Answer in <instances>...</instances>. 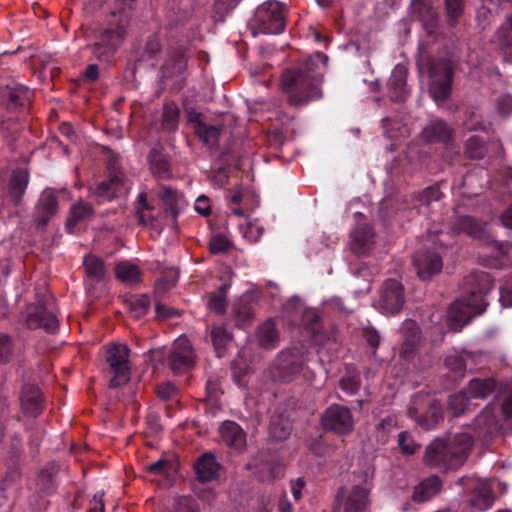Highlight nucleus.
Segmentation results:
<instances>
[{
	"instance_id": "obj_1",
	"label": "nucleus",
	"mask_w": 512,
	"mask_h": 512,
	"mask_svg": "<svg viewBox=\"0 0 512 512\" xmlns=\"http://www.w3.org/2000/svg\"><path fill=\"white\" fill-rule=\"evenodd\" d=\"M327 62L328 56L317 52L299 65L283 71L281 87L290 106H304L322 97L320 85Z\"/></svg>"
},
{
	"instance_id": "obj_2",
	"label": "nucleus",
	"mask_w": 512,
	"mask_h": 512,
	"mask_svg": "<svg viewBox=\"0 0 512 512\" xmlns=\"http://www.w3.org/2000/svg\"><path fill=\"white\" fill-rule=\"evenodd\" d=\"M494 281L489 273L476 271L463 279L462 296L452 307L447 319L448 328L453 332L460 331L472 316L482 314L488 306L487 295L492 291Z\"/></svg>"
},
{
	"instance_id": "obj_3",
	"label": "nucleus",
	"mask_w": 512,
	"mask_h": 512,
	"mask_svg": "<svg viewBox=\"0 0 512 512\" xmlns=\"http://www.w3.org/2000/svg\"><path fill=\"white\" fill-rule=\"evenodd\" d=\"M409 416L424 430H433L443 420L440 402L429 392L415 394L408 409Z\"/></svg>"
},
{
	"instance_id": "obj_4",
	"label": "nucleus",
	"mask_w": 512,
	"mask_h": 512,
	"mask_svg": "<svg viewBox=\"0 0 512 512\" xmlns=\"http://www.w3.org/2000/svg\"><path fill=\"white\" fill-rule=\"evenodd\" d=\"M429 93L437 105L451 95L454 80V67L447 58H431L428 61Z\"/></svg>"
},
{
	"instance_id": "obj_5",
	"label": "nucleus",
	"mask_w": 512,
	"mask_h": 512,
	"mask_svg": "<svg viewBox=\"0 0 512 512\" xmlns=\"http://www.w3.org/2000/svg\"><path fill=\"white\" fill-rule=\"evenodd\" d=\"M126 36L123 24H110L100 30L90 46L92 55L100 62L111 64Z\"/></svg>"
},
{
	"instance_id": "obj_6",
	"label": "nucleus",
	"mask_w": 512,
	"mask_h": 512,
	"mask_svg": "<svg viewBox=\"0 0 512 512\" xmlns=\"http://www.w3.org/2000/svg\"><path fill=\"white\" fill-rule=\"evenodd\" d=\"M130 349L125 344L111 343L105 348V361L109 367V373L113 375L109 387L118 388L130 380L131 364L129 360Z\"/></svg>"
},
{
	"instance_id": "obj_7",
	"label": "nucleus",
	"mask_w": 512,
	"mask_h": 512,
	"mask_svg": "<svg viewBox=\"0 0 512 512\" xmlns=\"http://www.w3.org/2000/svg\"><path fill=\"white\" fill-rule=\"evenodd\" d=\"M308 361V353L303 345L283 350L275 361L273 376L281 382H290L301 373L303 365Z\"/></svg>"
},
{
	"instance_id": "obj_8",
	"label": "nucleus",
	"mask_w": 512,
	"mask_h": 512,
	"mask_svg": "<svg viewBox=\"0 0 512 512\" xmlns=\"http://www.w3.org/2000/svg\"><path fill=\"white\" fill-rule=\"evenodd\" d=\"M254 27L262 34H279L285 29L284 5L269 0L260 5L254 14Z\"/></svg>"
},
{
	"instance_id": "obj_9",
	"label": "nucleus",
	"mask_w": 512,
	"mask_h": 512,
	"mask_svg": "<svg viewBox=\"0 0 512 512\" xmlns=\"http://www.w3.org/2000/svg\"><path fill=\"white\" fill-rule=\"evenodd\" d=\"M321 425L325 431L338 436H347L353 431L355 421L347 406L331 404L321 415Z\"/></svg>"
},
{
	"instance_id": "obj_10",
	"label": "nucleus",
	"mask_w": 512,
	"mask_h": 512,
	"mask_svg": "<svg viewBox=\"0 0 512 512\" xmlns=\"http://www.w3.org/2000/svg\"><path fill=\"white\" fill-rule=\"evenodd\" d=\"M302 328L305 337L317 346H324L326 343L336 341L337 332L333 327L324 326L318 311L308 309L302 316Z\"/></svg>"
},
{
	"instance_id": "obj_11",
	"label": "nucleus",
	"mask_w": 512,
	"mask_h": 512,
	"mask_svg": "<svg viewBox=\"0 0 512 512\" xmlns=\"http://www.w3.org/2000/svg\"><path fill=\"white\" fill-rule=\"evenodd\" d=\"M166 361L175 375L191 370L195 365V353L190 341L186 337L176 339Z\"/></svg>"
},
{
	"instance_id": "obj_12",
	"label": "nucleus",
	"mask_w": 512,
	"mask_h": 512,
	"mask_svg": "<svg viewBox=\"0 0 512 512\" xmlns=\"http://www.w3.org/2000/svg\"><path fill=\"white\" fill-rule=\"evenodd\" d=\"M25 325L30 330L43 329L47 333H54L59 323L50 305L39 301L27 307Z\"/></svg>"
},
{
	"instance_id": "obj_13",
	"label": "nucleus",
	"mask_w": 512,
	"mask_h": 512,
	"mask_svg": "<svg viewBox=\"0 0 512 512\" xmlns=\"http://www.w3.org/2000/svg\"><path fill=\"white\" fill-rule=\"evenodd\" d=\"M404 302L403 285L395 279L386 280L380 291L379 306L382 311L387 314H397L401 311Z\"/></svg>"
},
{
	"instance_id": "obj_14",
	"label": "nucleus",
	"mask_w": 512,
	"mask_h": 512,
	"mask_svg": "<svg viewBox=\"0 0 512 512\" xmlns=\"http://www.w3.org/2000/svg\"><path fill=\"white\" fill-rule=\"evenodd\" d=\"M124 173L114 164L109 165L108 177L99 182L93 190L98 202L111 201L116 198L124 188Z\"/></svg>"
},
{
	"instance_id": "obj_15",
	"label": "nucleus",
	"mask_w": 512,
	"mask_h": 512,
	"mask_svg": "<svg viewBox=\"0 0 512 512\" xmlns=\"http://www.w3.org/2000/svg\"><path fill=\"white\" fill-rule=\"evenodd\" d=\"M413 264L418 277L422 281H428L439 274L443 268L442 256L434 250H422L413 256Z\"/></svg>"
},
{
	"instance_id": "obj_16",
	"label": "nucleus",
	"mask_w": 512,
	"mask_h": 512,
	"mask_svg": "<svg viewBox=\"0 0 512 512\" xmlns=\"http://www.w3.org/2000/svg\"><path fill=\"white\" fill-rule=\"evenodd\" d=\"M485 357L482 351H470L462 349L454 350L445 358V366L457 374L463 375L464 371L469 368L473 369L482 364Z\"/></svg>"
},
{
	"instance_id": "obj_17",
	"label": "nucleus",
	"mask_w": 512,
	"mask_h": 512,
	"mask_svg": "<svg viewBox=\"0 0 512 512\" xmlns=\"http://www.w3.org/2000/svg\"><path fill=\"white\" fill-rule=\"evenodd\" d=\"M33 92L19 84L6 86L1 92V100L10 111H25L32 100Z\"/></svg>"
},
{
	"instance_id": "obj_18",
	"label": "nucleus",
	"mask_w": 512,
	"mask_h": 512,
	"mask_svg": "<svg viewBox=\"0 0 512 512\" xmlns=\"http://www.w3.org/2000/svg\"><path fill=\"white\" fill-rule=\"evenodd\" d=\"M451 230L455 234H466L467 236L483 242L489 239V232L486 223L472 216H458L452 222Z\"/></svg>"
},
{
	"instance_id": "obj_19",
	"label": "nucleus",
	"mask_w": 512,
	"mask_h": 512,
	"mask_svg": "<svg viewBox=\"0 0 512 512\" xmlns=\"http://www.w3.org/2000/svg\"><path fill=\"white\" fill-rule=\"evenodd\" d=\"M21 408L24 414L37 417L44 410V397L40 388L33 383H25L20 393Z\"/></svg>"
},
{
	"instance_id": "obj_20",
	"label": "nucleus",
	"mask_w": 512,
	"mask_h": 512,
	"mask_svg": "<svg viewBox=\"0 0 512 512\" xmlns=\"http://www.w3.org/2000/svg\"><path fill=\"white\" fill-rule=\"evenodd\" d=\"M421 137L427 143H440L447 146L453 142L454 131L446 121L435 118L423 128Z\"/></svg>"
},
{
	"instance_id": "obj_21",
	"label": "nucleus",
	"mask_w": 512,
	"mask_h": 512,
	"mask_svg": "<svg viewBox=\"0 0 512 512\" xmlns=\"http://www.w3.org/2000/svg\"><path fill=\"white\" fill-rule=\"evenodd\" d=\"M221 441L229 449L242 453L246 448V433L243 428L231 420L224 421L219 427Z\"/></svg>"
},
{
	"instance_id": "obj_22",
	"label": "nucleus",
	"mask_w": 512,
	"mask_h": 512,
	"mask_svg": "<svg viewBox=\"0 0 512 512\" xmlns=\"http://www.w3.org/2000/svg\"><path fill=\"white\" fill-rule=\"evenodd\" d=\"M402 344L400 356L406 360L413 357L421 340V332L418 324L411 319H407L401 326Z\"/></svg>"
},
{
	"instance_id": "obj_23",
	"label": "nucleus",
	"mask_w": 512,
	"mask_h": 512,
	"mask_svg": "<svg viewBox=\"0 0 512 512\" xmlns=\"http://www.w3.org/2000/svg\"><path fill=\"white\" fill-rule=\"evenodd\" d=\"M407 69L403 65H396L392 70L391 76L387 82V94L394 102H404L408 95L407 87Z\"/></svg>"
},
{
	"instance_id": "obj_24",
	"label": "nucleus",
	"mask_w": 512,
	"mask_h": 512,
	"mask_svg": "<svg viewBox=\"0 0 512 512\" xmlns=\"http://www.w3.org/2000/svg\"><path fill=\"white\" fill-rule=\"evenodd\" d=\"M57 211L58 200L53 190H44L35 208V221L38 227H46L50 219L57 213Z\"/></svg>"
},
{
	"instance_id": "obj_25",
	"label": "nucleus",
	"mask_w": 512,
	"mask_h": 512,
	"mask_svg": "<svg viewBox=\"0 0 512 512\" xmlns=\"http://www.w3.org/2000/svg\"><path fill=\"white\" fill-rule=\"evenodd\" d=\"M149 169L152 175L159 180H168L172 177L170 157L162 147L152 148L147 156Z\"/></svg>"
},
{
	"instance_id": "obj_26",
	"label": "nucleus",
	"mask_w": 512,
	"mask_h": 512,
	"mask_svg": "<svg viewBox=\"0 0 512 512\" xmlns=\"http://www.w3.org/2000/svg\"><path fill=\"white\" fill-rule=\"evenodd\" d=\"M220 468L221 465L211 452L201 455L194 464L196 478L201 483L216 480L219 476Z\"/></svg>"
},
{
	"instance_id": "obj_27",
	"label": "nucleus",
	"mask_w": 512,
	"mask_h": 512,
	"mask_svg": "<svg viewBox=\"0 0 512 512\" xmlns=\"http://www.w3.org/2000/svg\"><path fill=\"white\" fill-rule=\"evenodd\" d=\"M469 395L473 399H484L491 394L500 396L505 392V387L494 378H474L467 387Z\"/></svg>"
},
{
	"instance_id": "obj_28",
	"label": "nucleus",
	"mask_w": 512,
	"mask_h": 512,
	"mask_svg": "<svg viewBox=\"0 0 512 512\" xmlns=\"http://www.w3.org/2000/svg\"><path fill=\"white\" fill-rule=\"evenodd\" d=\"M374 231L368 224L358 225L351 233V250L354 254L362 256L368 253L374 241Z\"/></svg>"
},
{
	"instance_id": "obj_29",
	"label": "nucleus",
	"mask_w": 512,
	"mask_h": 512,
	"mask_svg": "<svg viewBox=\"0 0 512 512\" xmlns=\"http://www.w3.org/2000/svg\"><path fill=\"white\" fill-rule=\"evenodd\" d=\"M187 69V58L182 49L174 50L161 68L162 78L171 79L180 77L183 80V75Z\"/></svg>"
},
{
	"instance_id": "obj_30",
	"label": "nucleus",
	"mask_w": 512,
	"mask_h": 512,
	"mask_svg": "<svg viewBox=\"0 0 512 512\" xmlns=\"http://www.w3.org/2000/svg\"><path fill=\"white\" fill-rule=\"evenodd\" d=\"M190 121L194 123V132L204 145L210 149L218 147L221 128L215 125H208L200 119V115L190 117Z\"/></svg>"
},
{
	"instance_id": "obj_31",
	"label": "nucleus",
	"mask_w": 512,
	"mask_h": 512,
	"mask_svg": "<svg viewBox=\"0 0 512 512\" xmlns=\"http://www.w3.org/2000/svg\"><path fill=\"white\" fill-rule=\"evenodd\" d=\"M29 183V174L22 168L15 169L8 183V198L16 206H18L25 194Z\"/></svg>"
},
{
	"instance_id": "obj_32",
	"label": "nucleus",
	"mask_w": 512,
	"mask_h": 512,
	"mask_svg": "<svg viewBox=\"0 0 512 512\" xmlns=\"http://www.w3.org/2000/svg\"><path fill=\"white\" fill-rule=\"evenodd\" d=\"M369 494L367 487L353 486L345 498L344 512H365L370 505Z\"/></svg>"
},
{
	"instance_id": "obj_33",
	"label": "nucleus",
	"mask_w": 512,
	"mask_h": 512,
	"mask_svg": "<svg viewBox=\"0 0 512 512\" xmlns=\"http://www.w3.org/2000/svg\"><path fill=\"white\" fill-rule=\"evenodd\" d=\"M442 488V481L437 475H432L422 480L415 488L412 499L423 503L432 499Z\"/></svg>"
},
{
	"instance_id": "obj_34",
	"label": "nucleus",
	"mask_w": 512,
	"mask_h": 512,
	"mask_svg": "<svg viewBox=\"0 0 512 512\" xmlns=\"http://www.w3.org/2000/svg\"><path fill=\"white\" fill-rule=\"evenodd\" d=\"M493 502L494 494L490 484L487 481H478L473 488L471 506L479 511H485L493 505Z\"/></svg>"
},
{
	"instance_id": "obj_35",
	"label": "nucleus",
	"mask_w": 512,
	"mask_h": 512,
	"mask_svg": "<svg viewBox=\"0 0 512 512\" xmlns=\"http://www.w3.org/2000/svg\"><path fill=\"white\" fill-rule=\"evenodd\" d=\"M247 466L249 469H255V473L262 481L274 479L278 469L276 462L265 453L258 454Z\"/></svg>"
},
{
	"instance_id": "obj_36",
	"label": "nucleus",
	"mask_w": 512,
	"mask_h": 512,
	"mask_svg": "<svg viewBox=\"0 0 512 512\" xmlns=\"http://www.w3.org/2000/svg\"><path fill=\"white\" fill-rule=\"evenodd\" d=\"M94 215V208L90 203L87 202H78L74 204L69 213V217L66 221V230L69 233H73L74 228L89 219H91Z\"/></svg>"
},
{
	"instance_id": "obj_37",
	"label": "nucleus",
	"mask_w": 512,
	"mask_h": 512,
	"mask_svg": "<svg viewBox=\"0 0 512 512\" xmlns=\"http://www.w3.org/2000/svg\"><path fill=\"white\" fill-rule=\"evenodd\" d=\"M135 209V217L139 225L147 227L153 226L156 221V217L154 216V206L147 200V194L145 192H141L134 205Z\"/></svg>"
},
{
	"instance_id": "obj_38",
	"label": "nucleus",
	"mask_w": 512,
	"mask_h": 512,
	"mask_svg": "<svg viewBox=\"0 0 512 512\" xmlns=\"http://www.w3.org/2000/svg\"><path fill=\"white\" fill-rule=\"evenodd\" d=\"M116 279L126 285H136L142 280V271L129 261H121L115 266Z\"/></svg>"
},
{
	"instance_id": "obj_39",
	"label": "nucleus",
	"mask_w": 512,
	"mask_h": 512,
	"mask_svg": "<svg viewBox=\"0 0 512 512\" xmlns=\"http://www.w3.org/2000/svg\"><path fill=\"white\" fill-rule=\"evenodd\" d=\"M257 339L259 345L265 349H273L278 345L279 332L274 321L267 320L259 326Z\"/></svg>"
},
{
	"instance_id": "obj_40",
	"label": "nucleus",
	"mask_w": 512,
	"mask_h": 512,
	"mask_svg": "<svg viewBox=\"0 0 512 512\" xmlns=\"http://www.w3.org/2000/svg\"><path fill=\"white\" fill-rule=\"evenodd\" d=\"M58 469L55 464H47L39 473L37 478L38 489L46 495L55 493L58 484L56 483V475Z\"/></svg>"
},
{
	"instance_id": "obj_41",
	"label": "nucleus",
	"mask_w": 512,
	"mask_h": 512,
	"mask_svg": "<svg viewBox=\"0 0 512 512\" xmlns=\"http://www.w3.org/2000/svg\"><path fill=\"white\" fill-rule=\"evenodd\" d=\"M83 266L86 275L94 282H101L105 279L106 267L103 259L95 255H87L84 257Z\"/></svg>"
},
{
	"instance_id": "obj_42",
	"label": "nucleus",
	"mask_w": 512,
	"mask_h": 512,
	"mask_svg": "<svg viewBox=\"0 0 512 512\" xmlns=\"http://www.w3.org/2000/svg\"><path fill=\"white\" fill-rule=\"evenodd\" d=\"M468 390H462L459 393L451 395L448 402V409L454 416H459L471 410L472 401Z\"/></svg>"
},
{
	"instance_id": "obj_43",
	"label": "nucleus",
	"mask_w": 512,
	"mask_h": 512,
	"mask_svg": "<svg viewBox=\"0 0 512 512\" xmlns=\"http://www.w3.org/2000/svg\"><path fill=\"white\" fill-rule=\"evenodd\" d=\"M230 283H222L215 292L210 293L208 308L216 314H224L227 307V292Z\"/></svg>"
},
{
	"instance_id": "obj_44",
	"label": "nucleus",
	"mask_w": 512,
	"mask_h": 512,
	"mask_svg": "<svg viewBox=\"0 0 512 512\" xmlns=\"http://www.w3.org/2000/svg\"><path fill=\"white\" fill-rule=\"evenodd\" d=\"M231 317L233 318L235 325L238 327H244L253 318V308L249 301L239 300L233 304Z\"/></svg>"
},
{
	"instance_id": "obj_45",
	"label": "nucleus",
	"mask_w": 512,
	"mask_h": 512,
	"mask_svg": "<svg viewBox=\"0 0 512 512\" xmlns=\"http://www.w3.org/2000/svg\"><path fill=\"white\" fill-rule=\"evenodd\" d=\"M160 198L163 201V204L165 206V213L172 217L173 220H176L179 213V195L176 190L172 189L171 187H163Z\"/></svg>"
},
{
	"instance_id": "obj_46",
	"label": "nucleus",
	"mask_w": 512,
	"mask_h": 512,
	"mask_svg": "<svg viewBox=\"0 0 512 512\" xmlns=\"http://www.w3.org/2000/svg\"><path fill=\"white\" fill-rule=\"evenodd\" d=\"M339 387L348 395H355L361 387L360 373L355 369L347 368L345 375L339 381Z\"/></svg>"
},
{
	"instance_id": "obj_47",
	"label": "nucleus",
	"mask_w": 512,
	"mask_h": 512,
	"mask_svg": "<svg viewBox=\"0 0 512 512\" xmlns=\"http://www.w3.org/2000/svg\"><path fill=\"white\" fill-rule=\"evenodd\" d=\"M465 154L470 159L480 160L486 155V146L482 137L471 136L465 143Z\"/></svg>"
},
{
	"instance_id": "obj_48",
	"label": "nucleus",
	"mask_w": 512,
	"mask_h": 512,
	"mask_svg": "<svg viewBox=\"0 0 512 512\" xmlns=\"http://www.w3.org/2000/svg\"><path fill=\"white\" fill-rule=\"evenodd\" d=\"M129 305L133 317L139 319L148 313L150 298L146 294L135 295L130 299Z\"/></svg>"
},
{
	"instance_id": "obj_49",
	"label": "nucleus",
	"mask_w": 512,
	"mask_h": 512,
	"mask_svg": "<svg viewBox=\"0 0 512 512\" xmlns=\"http://www.w3.org/2000/svg\"><path fill=\"white\" fill-rule=\"evenodd\" d=\"M211 341L216 351L224 349L231 340V334L224 325H214L210 332Z\"/></svg>"
},
{
	"instance_id": "obj_50",
	"label": "nucleus",
	"mask_w": 512,
	"mask_h": 512,
	"mask_svg": "<svg viewBox=\"0 0 512 512\" xmlns=\"http://www.w3.org/2000/svg\"><path fill=\"white\" fill-rule=\"evenodd\" d=\"M171 512H201L200 505L191 496H179L173 504Z\"/></svg>"
},
{
	"instance_id": "obj_51",
	"label": "nucleus",
	"mask_w": 512,
	"mask_h": 512,
	"mask_svg": "<svg viewBox=\"0 0 512 512\" xmlns=\"http://www.w3.org/2000/svg\"><path fill=\"white\" fill-rule=\"evenodd\" d=\"M396 421L393 417H386L376 425V440L378 444L385 445L388 442L389 435L395 427Z\"/></svg>"
},
{
	"instance_id": "obj_52",
	"label": "nucleus",
	"mask_w": 512,
	"mask_h": 512,
	"mask_svg": "<svg viewBox=\"0 0 512 512\" xmlns=\"http://www.w3.org/2000/svg\"><path fill=\"white\" fill-rule=\"evenodd\" d=\"M232 248V241L223 234H216L209 241V251L214 255L227 253Z\"/></svg>"
},
{
	"instance_id": "obj_53",
	"label": "nucleus",
	"mask_w": 512,
	"mask_h": 512,
	"mask_svg": "<svg viewBox=\"0 0 512 512\" xmlns=\"http://www.w3.org/2000/svg\"><path fill=\"white\" fill-rule=\"evenodd\" d=\"M157 397L162 401L178 402L179 390L172 382H162L156 386Z\"/></svg>"
},
{
	"instance_id": "obj_54",
	"label": "nucleus",
	"mask_w": 512,
	"mask_h": 512,
	"mask_svg": "<svg viewBox=\"0 0 512 512\" xmlns=\"http://www.w3.org/2000/svg\"><path fill=\"white\" fill-rule=\"evenodd\" d=\"M179 110L174 105H165L162 115V126L168 131H175L178 127Z\"/></svg>"
},
{
	"instance_id": "obj_55",
	"label": "nucleus",
	"mask_w": 512,
	"mask_h": 512,
	"mask_svg": "<svg viewBox=\"0 0 512 512\" xmlns=\"http://www.w3.org/2000/svg\"><path fill=\"white\" fill-rule=\"evenodd\" d=\"M398 447L403 455L410 456L418 451L420 445L414 441L409 432L402 431L398 434Z\"/></svg>"
},
{
	"instance_id": "obj_56",
	"label": "nucleus",
	"mask_w": 512,
	"mask_h": 512,
	"mask_svg": "<svg viewBox=\"0 0 512 512\" xmlns=\"http://www.w3.org/2000/svg\"><path fill=\"white\" fill-rule=\"evenodd\" d=\"M448 23L454 26L464 11V0H444Z\"/></svg>"
},
{
	"instance_id": "obj_57",
	"label": "nucleus",
	"mask_w": 512,
	"mask_h": 512,
	"mask_svg": "<svg viewBox=\"0 0 512 512\" xmlns=\"http://www.w3.org/2000/svg\"><path fill=\"white\" fill-rule=\"evenodd\" d=\"M361 337L366 342L367 346L371 349V356H375L381 342L379 332L374 327H364L361 330Z\"/></svg>"
},
{
	"instance_id": "obj_58",
	"label": "nucleus",
	"mask_w": 512,
	"mask_h": 512,
	"mask_svg": "<svg viewBox=\"0 0 512 512\" xmlns=\"http://www.w3.org/2000/svg\"><path fill=\"white\" fill-rule=\"evenodd\" d=\"M14 353V343L10 335L0 333V365L8 363Z\"/></svg>"
},
{
	"instance_id": "obj_59",
	"label": "nucleus",
	"mask_w": 512,
	"mask_h": 512,
	"mask_svg": "<svg viewBox=\"0 0 512 512\" xmlns=\"http://www.w3.org/2000/svg\"><path fill=\"white\" fill-rule=\"evenodd\" d=\"M442 197V192L438 184L425 188L418 195V201L421 205H430L433 201H438Z\"/></svg>"
},
{
	"instance_id": "obj_60",
	"label": "nucleus",
	"mask_w": 512,
	"mask_h": 512,
	"mask_svg": "<svg viewBox=\"0 0 512 512\" xmlns=\"http://www.w3.org/2000/svg\"><path fill=\"white\" fill-rule=\"evenodd\" d=\"M270 434L276 440H285L291 433L288 423H279V420L272 418L270 421Z\"/></svg>"
},
{
	"instance_id": "obj_61",
	"label": "nucleus",
	"mask_w": 512,
	"mask_h": 512,
	"mask_svg": "<svg viewBox=\"0 0 512 512\" xmlns=\"http://www.w3.org/2000/svg\"><path fill=\"white\" fill-rule=\"evenodd\" d=\"M464 125L466 129L470 131H478L485 128L481 120V116L474 111L468 112L466 114Z\"/></svg>"
},
{
	"instance_id": "obj_62",
	"label": "nucleus",
	"mask_w": 512,
	"mask_h": 512,
	"mask_svg": "<svg viewBox=\"0 0 512 512\" xmlns=\"http://www.w3.org/2000/svg\"><path fill=\"white\" fill-rule=\"evenodd\" d=\"M483 243L486 245H492L493 248L501 255L505 256L508 254L509 250L512 247V243L509 241H499L496 240L490 233L489 239L483 240Z\"/></svg>"
},
{
	"instance_id": "obj_63",
	"label": "nucleus",
	"mask_w": 512,
	"mask_h": 512,
	"mask_svg": "<svg viewBox=\"0 0 512 512\" xmlns=\"http://www.w3.org/2000/svg\"><path fill=\"white\" fill-rule=\"evenodd\" d=\"M497 110L502 116H509L512 113V96L505 94L497 99Z\"/></svg>"
},
{
	"instance_id": "obj_64",
	"label": "nucleus",
	"mask_w": 512,
	"mask_h": 512,
	"mask_svg": "<svg viewBox=\"0 0 512 512\" xmlns=\"http://www.w3.org/2000/svg\"><path fill=\"white\" fill-rule=\"evenodd\" d=\"M508 31L502 30L499 32V42L503 47H512V15L507 17Z\"/></svg>"
}]
</instances>
